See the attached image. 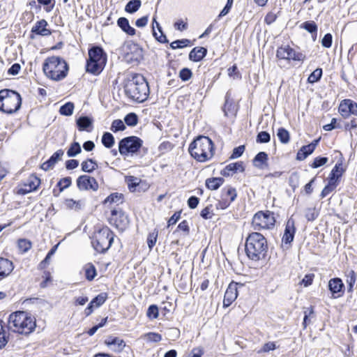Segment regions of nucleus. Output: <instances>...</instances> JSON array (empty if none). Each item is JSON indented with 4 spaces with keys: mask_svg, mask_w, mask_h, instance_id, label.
Here are the masks:
<instances>
[{
    "mask_svg": "<svg viewBox=\"0 0 357 357\" xmlns=\"http://www.w3.org/2000/svg\"><path fill=\"white\" fill-rule=\"evenodd\" d=\"M105 342L110 349L116 352L122 351L126 346V344L122 339L114 336L108 337L105 340Z\"/></svg>",
    "mask_w": 357,
    "mask_h": 357,
    "instance_id": "nucleus-20",
    "label": "nucleus"
},
{
    "mask_svg": "<svg viewBox=\"0 0 357 357\" xmlns=\"http://www.w3.org/2000/svg\"><path fill=\"white\" fill-rule=\"evenodd\" d=\"M189 152L198 162H204L213 155V143L208 137L199 136L189 146Z\"/></svg>",
    "mask_w": 357,
    "mask_h": 357,
    "instance_id": "nucleus-4",
    "label": "nucleus"
},
{
    "mask_svg": "<svg viewBox=\"0 0 357 357\" xmlns=\"http://www.w3.org/2000/svg\"><path fill=\"white\" fill-rule=\"evenodd\" d=\"M82 151V149L80 144L78 142H73L68 150L67 151V155L68 157H75L77 154L80 153Z\"/></svg>",
    "mask_w": 357,
    "mask_h": 357,
    "instance_id": "nucleus-44",
    "label": "nucleus"
},
{
    "mask_svg": "<svg viewBox=\"0 0 357 357\" xmlns=\"http://www.w3.org/2000/svg\"><path fill=\"white\" fill-rule=\"evenodd\" d=\"M13 270V262L8 259L0 257V280L8 275Z\"/></svg>",
    "mask_w": 357,
    "mask_h": 357,
    "instance_id": "nucleus-24",
    "label": "nucleus"
},
{
    "mask_svg": "<svg viewBox=\"0 0 357 357\" xmlns=\"http://www.w3.org/2000/svg\"><path fill=\"white\" fill-rule=\"evenodd\" d=\"M146 315L150 319H156L158 317V307L155 305H151L149 307Z\"/></svg>",
    "mask_w": 357,
    "mask_h": 357,
    "instance_id": "nucleus-57",
    "label": "nucleus"
},
{
    "mask_svg": "<svg viewBox=\"0 0 357 357\" xmlns=\"http://www.w3.org/2000/svg\"><path fill=\"white\" fill-rule=\"evenodd\" d=\"M224 179L221 177H213L206 180V187L212 190H217L223 183Z\"/></svg>",
    "mask_w": 357,
    "mask_h": 357,
    "instance_id": "nucleus-31",
    "label": "nucleus"
},
{
    "mask_svg": "<svg viewBox=\"0 0 357 357\" xmlns=\"http://www.w3.org/2000/svg\"><path fill=\"white\" fill-rule=\"evenodd\" d=\"M192 71L188 68H184L180 70L179 77L183 82L189 80L192 77Z\"/></svg>",
    "mask_w": 357,
    "mask_h": 357,
    "instance_id": "nucleus-56",
    "label": "nucleus"
},
{
    "mask_svg": "<svg viewBox=\"0 0 357 357\" xmlns=\"http://www.w3.org/2000/svg\"><path fill=\"white\" fill-rule=\"evenodd\" d=\"M276 349L275 344L273 342H268L264 344L261 350L259 351L260 352H269L271 351H273Z\"/></svg>",
    "mask_w": 357,
    "mask_h": 357,
    "instance_id": "nucleus-62",
    "label": "nucleus"
},
{
    "mask_svg": "<svg viewBox=\"0 0 357 357\" xmlns=\"http://www.w3.org/2000/svg\"><path fill=\"white\" fill-rule=\"evenodd\" d=\"M22 105V98L15 91L4 89L0 91V111L13 114L18 111Z\"/></svg>",
    "mask_w": 357,
    "mask_h": 357,
    "instance_id": "nucleus-7",
    "label": "nucleus"
},
{
    "mask_svg": "<svg viewBox=\"0 0 357 357\" xmlns=\"http://www.w3.org/2000/svg\"><path fill=\"white\" fill-rule=\"evenodd\" d=\"M47 22L45 20L38 21L32 27L31 32L43 36H47L51 34V31L46 28Z\"/></svg>",
    "mask_w": 357,
    "mask_h": 357,
    "instance_id": "nucleus-23",
    "label": "nucleus"
},
{
    "mask_svg": "<svg viewBox=\"0 0 357 357\" xmlns=\"http://www.w3.org/2000/svg\"><path fill=\"white\" fill-rule=\"evenodd\" d=\"M107 60V54L101 47H92L89 50V59L86 65V72L94 75H99L103 70Z\"/></svg>",
    "mask_w": 357,
    "mask_h": 357,
    "instance_id": "nucleus-6",
    "label": "nucleus"
},
{
    "mask_svg": "<svg viewBox=\"0 0 357 357\" xmlns=\"http://www.w3.org/2000/svg\"><path fill=\"white\" fill-rule=\"evenodd\" d=\"M114 241V234L107 227H104L96 231L91 243L94 249L100 253L106 252Z\"/></svg>",
    "mask_w": 357,
    "mask_h": 357,
    "instance_id": "nucleus-8",
    "label": "nucleus"
},
{
    "mask_svg": "<svg viewBox=\"0 0 357 357\" xmlns=\"http://www.w3.org/2000/svg\"><path fill=\"white\" fill-rule=\"evenodd\" d=\"M347 279L346 282L348 285V291H352L354 285L356 280V275L354 271H349L346 275Z\"/></svg>",
    "mask_w": 357,
    "mask_h": 357,
    "instance_id": "nucleus-41",
    "label": "nucleus"
},
{
    "mask_svg": "<svg viewBox=\"0 0 357 357\" xmlns=\"http://www.w3.org/2000/svg\"><path fill=\"white\" fill-rule=\"evenodd\" d=\"M338 185L332 181H328V184L322 190L320 197L324 198L328 196L331 192L334 191Z\"/></svg>",
    "mask_w": 357,
    "mask_h": 357,
    "instance_id": "nucleus-42",
    "label": "nucleus"
},
{
    "mask_svg": "<svg viewBox=\"0 0 357 357\" xmlns=\"http://www.w3.org/2000/svg\"><path fill=\"white\" fill-rule=\"evenodd\" d=\"M18 248L22 252H27L31 247V242L26 239H20L17 242Z\"/></svg>",
    "mask_w": 357,
    "mask_h": 357,
    "instance_id": "nucleus-53",
    "label": "nucleus"
},
{
    "mask_svg": "<svg viewBox=\"0 0 357 357\" xmlns=\"http://www.w3.org/2000/svg\"><path fill=\"white\" fill-rule=\"evenodd\" d=\"M65 205L69 209H79L83 205L81 200L75 201L73 199H67L65 200Z\"/></svg>",
    "mask_w": 357,
    "mask_h": 357,
    "instance_id": "nucleus-48",
    "label": "nucleus"
},
{
    "mask_svg": "<svg viewBox=\"0 0 357 357\" xmlns=\"http://www.w3.org/2000/svg\"><path fill=\"white\" fill-rule=\"evenodd\" d=\"M349 116L350 115L357 116V103L349 99Z\"/></svg>",
    "mask_w": 357,
    "mask_h": 357,
    "instance_id": "nucleus-63",
    "label": "nucleus"
},
{
    "mask_svg": "<svg viewBox=\"0 0 357 357\" xmlns=\"http://www.w3.org/2000/svg\"><path fill=\"white\" fill-rule=\"evenodd\" d=\"M158 238V231L154 230L153 232L150 233L147 238V244L148 247L150 250H151L154 245H155V243L157 241Z\"/></svg>",
    "mask_w": 357,
    "mask_h": 357,
    "instance_id": "nucleus-55",
    "label": "nucleus"
},
{
    "mask_svg": "<svg viewBox=\"0 0 357 357\" xmlns=\"http://www.w3.org/2000/svg\"><path fill=\"white\" fill-rule=\"evenodd\" d=\"M245 151V146L241 145L238 147L234 149L231 155L230 156L231 159H235L241 157Z\"/></svg>",
    "mask_w": 357,
    "mask_h": 357,
    "instance_id": "nucleus-60",
    "label": "nucleus"
},
{
    "mask_svg": "<svg viewBox=\"0 0 357 357\" xmlns=\"http://www.w3.org/2000/svg\"><path fill=\"white\" fill-rule=\"evenodd\" d=\"M238 286L243 287V284L231 282L229 284L224 296L223 307H229L237 298Z\"/></svg>",
    "mask_w": 357,
    "mask_h": 357,
    "instance_id": "nucleus-14",
    "label": "nucleus"
},
{
    "mask_svg": "<svg viewBox=\"0 0 357 357\" xmlns=\"http://www.w3.org/2000/svg\"><path fill=\"white\" fill-rule=\"evenodd\" d=\"M125 129H126V126L121 120L116 119V120L113 121V122L112 123V126H111V130L114 132L121 131V130H124Z\"/></svg>",
    "mask_w": 357,
    "mask_h": 357,
    "instance_id": "nucleus-54",
    "label": "nucleus"
},
{
    "mask_svg": "<svg viewBox=\"0 0 357 357\" xmlns=\"http://www.w3.org/2000/svg\"><path fill=\"white\" fill-rule=\"evenodd\" d=\"M322 76V69L317 68L315 69L308 77L307 81L309 83H315L318 82Z\"/></svg>",
    "mask_w": 357,
    "mask_h": 357,
    "instance_id": "nucleus-49",
    "label": "nucleus"
},
{
    "mask_svg": "<svg viewBox=\"0 0 357 357\" xmlns=\"http://www.w3.org/2000/svg\"><path fill=\"white\" fill-rule=\"evenodd\" d=\"M321 45L326 48H330L332 46L333 36L331 33H326L321 39Z\"/></svg>",
    "mask_w": 357,
    "mask_h": 357,
    "instance_id": "nucleus-59",
    "label": "nucleus"
},
{
    "mask_svg": "<svg viewBox=\"0 0 357 357\" xmlns=\"http://www.w3.org/2000/svg\"><path fill=\"white\" fill-rule=\"evenodd\" d=\"M2 323L3 321L0 320V350L5 347L8 341V337L6 335Z\"/></svg>",
    "mask_w": 357,
    "mask_h": 357,
    "instance_id": "nucleus-51",
    "label": "nucleus"
},
{
    "mask_svg": "<svg viewBox=\"0 0 357 357\" xmlns=\"http://www.w3.org/2000/svg\"><path fill=\"white\" fill-rule=\"evenodd\" d=\"M142 5L140 0L129 1L125 7V11L128 13H134L137 12Z\"/></svg>",
    "mask_w": 357,
    "mask_h": 357,
    "instance_id": "nucleus-34",
    "label": "nucleus"
},
{
    "mask_svg": "<svg viewBox=\"0 0 357 357\" xmlns=\"http://www.w3.org/2000/svg\"><path fill=\"white\" fill-rule=\"evenodd\" d=\"M277 136L282 144H287L290 139L289 132L284 128H280L277 131Z\"/></svg>",
    "mask_w": 357,
    "mask_h": 357,
    "instance_id": "nucleus-37",
    "label": "nucleus"
},
{
    "mask_svg": "<svg viewBox=\"0 0 357 357\" xmlns=\"http://www.w3.org/2000/svg\"><path fill=\"white\" fill-rule=\"evenodd\" d=\"M36 327V319L25 311H16L9 315L8 328L13 333L23 335L32 333Z\"/></svg>",
    "mask_w": 357,
    "mask_h": 357,
    "instance_id": "nucleus-2",
    "label": "nucleus"
},
{
    "mask_svg": "<svg viewBox=\"0 0 357 357\" xmlns=\"http://www.w3.org/2000/svg\"><path fill=\"white\" fill-rule=\"evenodd\" d=\"M191 45V42L189 39H181V40H176L171 43L170 47L172 50H176L178 48H183L185 47H188Z\"/></svg>",
    "mask_w": 357,
    "mask_h": 357,
    "instance_id": "nucleus-38",
    "label": "nucleus"
},
{
    "mask_svg": "<svg viewBox=\"0 0 357 357\" xmlns=\"http://www.w3.org/2000/svg\"><path fill=\"white\" fill-rule=\"evenodd\" d=\"M211 206H208L202 210L200 215L205 220L211 219L213 216Z\"/></svg>",
    "mask_w": 357,
    "mask_h": 357,
    "instance_id": "nucleus-61",
    "label": "nucleus"
},
{
    "mask_svg": "<svg viewBox=\"0 0 357 357\" xmlns=\"http://www.w3.org/2000/svg\"><path fill=\"white\" fill-rule=\"evenodd\" d=\"M40 183V181L36 176H30L23 186L18 190V193L26 195L36 190Z\"/></svg>",
    "mask_w": 357,
    "mask_h": 357,
    "instance_id": "nucleus-17",
    "label": "nucleus"
},
{
    "mask_svg": "<svg viewBox=\"0 0 357 357\" xmlns=\"http://www.w3.org/2000/svg\"><path fill=\"white\" fill-rule=\"evenodd\" d=\"M123 202V196L122 194L119 193H112L109 196H108L104 201V204L105 205L109 204H115L116 206H119L120 204Z\"/></svg>",
    "mask_w": 357,
    "mask_h": 357,
    "instance_id": "nucleus-32",
    "label": "nucleus"
},
{
    "mask_svg": "<svg viewBox=\"0 0 357 357\" xmlns=\"http://www.w3.org/2000/svg\"><path fill=\"white\" fill-rule=\"evenodd\" d=\"M314 151L313 146L310 144L303 146L297 153L296 159L298 160H303L312 153Z\"/></svg>",
    "mask_w": 357,
    "mask_h": 357,
    "instance_id": "nucleus-30",
    "label": "nucleus"
},
{
    "mask_svg": "<svg viewBox=\"0 0 357 357\" xmlns=\"http://www.w3.org/2000/svg\"><path fill=\"white\" fill-rule=\"evenodd\" d=\"M276 56L280 60L303 61L305 59V54L296 52L289 45H283L278 47L276 52Z\"/></svg>",
    "mask_w": 357,
    "mask_h": 357,
    "instance_id": "nucleus-12",
    "label": "nucleus"
},
{
    "mask_svg": "<svg viewBox=\"0 0 357 357\" xmlns=\"http://www.w3.org/2000/svg\"><path fill=\"white\" fill-rule=\"evenodd\" d=\"M271 140V135L266 131H261L257 135L256 141L257 143H268Z\"/></svg>",
    "mask_w": 357,
    "mask_h": 357,
    "instance_id": "nucleus-52",
    "label": "nucleus"
},
{
    "mask_svg": "<svg viewBox=\"0 0 357 357\" xmlns=\"http://www.w3.org/2000/svg\"><path fill=\"white\" fill-rule=\"evenodd\" d=\"M267 250V241L261 234L252 232L249 234L245 241V252L249 259L259 261L264 258Z\"/></svg>",
    "mask_w": 357,
    "mask_h": 357,
    "instance_id": "nucleus-3",
    "label": "nucleus"
},
{
    "mask_svg": "<svg viewBox=\"0 0 357 357\" xmlns=\"http://www.w3.org/2000/svg\"><path fill=\"white\" fill-rule=\"evenodd\" d=\"M244 170L243 162L238 161L227 165L221 170L220 174L224 176H230L238 172H243Z\"/></svg>",
    "mask_w": 357,
    "mask_h": 357,
    "instance_id": "nucleus-19",
    "label": "nucleus"
},
{
    "mask_svg": "<svg viewBox=\"0 0 357 357\" xmlns=\"http://www.w3.org/2000/svg\"><path fill=\"white\" fill-rule=\"evenodd\" d=\"M344 284L342 280L339 278H334L328 282V289L331 292L333 298H339L344 293Z\"/></svg>",
    "mask_w": 357,
    "mask_h": 357,
    "instance_id": "nucleus-16",
    "label": "nucleus"
},
{
    "mask_svg": "<svg viewBox=\"0 0 357 357\" xmlns=\"http://www.w3.org/2000/svg\"><path fill=\"white\" fill-rule=\"evenodd\" d=\"M74 104L68 102L60 107L59 112L64 116H70L73 113Z\"/></svg>",
    "mask_w": 357,
    "mask_h": 357,
    "instance_id": "nucleus-46",
    "label": "nucleus"
},
{
    "mask_svg": "<svg viewBox=\"0 0 357 357\" xmlns=\"http://www.w3.org/2000/svg\"><path fill=\"white\" fill-rule=\"evenodd\" d=\"M76 123L79 131L89 132L91 129L89 128L92 127L93 120L87 116H82L77 119Z\"/></svg>",
    "mask_w": 357,
    "mask_h": 357,
    "instance_id": "nucleus-27",
    "label": "nucleus"
},
{
    "mask_svg": "<svg viewBox=\"0 0 357 357\" xmlns=\"http://www.w3.org/2000/svg\"><path fill=\"white\" fill-rule=\"evenodd\" d=\"M344 172L345 169L343 167L342 162H337L329 174L328 181H332L338 185L340 183V178L342 177Z\"/></svg>",
    "mask_w": 357,
    "mask_h": 357,
    "instance_id": "nucleus-21",
    "label": "nucleus"
},
{
    "mask_svg": "<svg viewBox=\"0 0 357 357\" xmlns=\"http://www.w3.org/2000/svg\"><path fill=\"white\" fill-rule=\"evenodd\" d=\"M98 167L97 162L93 159H88L82 162V170L90 173Z\"/></svg>",
    "mask_w": 357,
    "mask_h": 357,
    "instance_id": "nucleus-35",
    "label": "nucleus"
},
{
    "mask_svg": "<svg viewBox=\"0 0 357 357\" xmlns=\"http://www.w3.org/2000/svg\"><path fill=\"white\" fill-rule=\"evenodd\" d=\"M72 178L70 176L64 177L59 181L57 187L59 188V193L70 186Z\"/></svg>",
    "mask_w": 357,
    "mask_h": 357,
    "instance_id": "nucleus-47",
    "label": "nucleus"
},
{
    "mask_svg": "<svg viewBox=\"0 0 357 357\" xmlns=\"http://www.w3.org/2000/svg\"><path fill=\"white\" fill-rule=\"evenodd\" d=\"M328 159L326 157H317L314 158L311 167L312 168H318L324 165H325L328 162Z\"/></svg>",
    "mask_w": 357,
    "mask_h": 357,
    "instance_id": "nucleus-58",
    "label": "nucleus"
},
{
    "mask_svg": "<svg viewBox=\"0 0 357 357\" xmlns=\"http://www.w3.org/2000/svg\"><path fill=\"white\" fill-rule=\"evenodd\" d=\"M109 222L119 231H124L129 225L128 215L119 208L112 209Z\"/></svg>",
    "mask_w": 357,
    "mask_h": 357,
    "instance_id": "nucleus-11",
    "label": "nucleus"
},
{
    "mask_svg": "<svg viewBox=\"0 0 357 357\" xmlns=\"http://www.w3.org/2000/svg\"><path fill=\"white\" fill-rule=\"evenodd\" d=\"M63 153L64 152L62 149L57 150L47 161L41 165V169L47 171L53 168L56 163L61 159Z\"/></svg>",
    "mask_w": 357,
    "mask_h": 357,
    "instance_id": "nucleus-22",
    "label": "nucleus"
},
{
    "mask_svg": "<svg viewBox=\"0 0 357 357\" xmlns=\"http://www.w3.org/2000/svg\"><path fill=\"white\" fill-rule=\"evenodd\" d=\"M296 232L295 222L293 218H289L286 224L284 232L282 238L283 243H291L294 238Z\"/></svg>",
    "mask_w": 357,
    "mask_h": 357,
    "instance_id": "nucleus-18",
    "label": "nucleus"
},
{
    "mask_svg": "<svg viewBox=\"0 0 357 357\" xmlns=\"http://www.w3.org/2000/svg\"><path fill=\"white\" fill-rule=\"evenodd\" d=\"M267 160L268 154L261 151L255 155L253 160V163L255 167L262 168L263 165H266Z\"/></svg>",
    "mask_w": 357,
    "mask_h": 357,
    "instance_id": "nucleus-33",
    "label": "nucleus"
},
{
    "mask_svg": "<svg viewBox=\"0 0 357 357\" xmlns=\"http://www.w3.org/2000/svg\"><path fill=\"white\" fill-rule=\"evenodd\" d=\"M128 48L130 51L126 55L128 62H139L143 59V50L137 44H131Z\"/></svg>",
    "mask_w": 357,
    "mask_h": 357,
    "instance_id": "nucleus-15",
    "label": "nucleus"
},
{
    "mask_svg": "<svg viewBox=\"0 0 357 357\" xmlns=\"http://www.w3.org/2000/svg\"><path fill=\"white\" fill-rule=\"evenodd\" d=\"M107 293H101L96 296L93 300L91 301V305H94L95 307H99L101 306L107 300Z\"/></svg>",
    "mask_w": 357,
    "mask_h": 357,
    "instance_id": "nucleus-45",
    "label": "nucleus"
},
{
    "mask_svg": "<svg viewBox=\"0 0 357 357\" xmlns=\"http://www.w3.org/2000/svg\"><path fill=\"white\" fill-rule=\"evenodd\" d=\"M124 121L129 126H135L137 124L138 117L135 113H129L125 116Z\"/></svg>",
    "mask_w": 357,
    "mask_h": 357,
    "instance_id": "nucleus-50",
    "label": "nucleus"
},
{
    "mask_svg": "<svg viewBox=\"0 0 357 357\" xmlns=\"http://www.w3.org/2000/svg\"><path fill=\"white\" fill-rule=\"evenodd\" d=\"M301 27L312 34H315V38H317V26L314 21L305 22L301 25Z\"/></svg>",
    "mask_w": 357,
    "mask_h": 357,
    "instance_id": "nucleus-36",
    "label": "nucleus"
},
{
    "mask_svg": "<svg viewBox=\"0 0 357 357\" xmlns=\"http://www.w3.org/2000/svg\"><path fill=\"white\" fill-rule=\"evenodd\" d=\"M274 213L269 211H259L252 218V227L255 230L271 229L275 225Z\"/></svg>",
    "mask_w": 357,
    "mask_h": 357,
    "instance_id": "nucleus-9",
    "label": "nucleus"
},
{
    "mask_svg": "<svg viewBox=\"0 0 357 357\" xmlns=\"http://www.w3.org/2000/svg\"><path fill=\"white\" fill-rule=\"evenodd\" d=\"M150 342H158L162 340L161 335L156 333H149L146 335Z\"/></svg>",
    "mask_w": 357,
    "mask_h": 357,
    "instance_id": "nucleus-64",
    "label": "nucleus"
},
{
    "mask_svg": "<svg viewBox=\"0 0 357 357\" xmlns=\"http://www.w3.org/2000/svg\"><path fill=\"white\" fill-rule=\"evenodd\" d=\"M142 140L136 137L130 136L122 139L119 144V150L121 155L135 153L142 146Z\"/></svg>",
    "mask_w": 357,
    "mask_h": 357,
    "instance_id": "nucleus-10",
    "label": "nucleus"
},
{
    "mask_svg": "<svg viewBox=\"0 0 357 357\" xmlns=\"http://www.w3.org/2000/svg\"><path fill=\"white\" fill-rule=\"evenodd\" d=\"M84 270L86 278L89 281L93 280L97 275L96 269L92 264H87L84 267Z\"/></svg>",
    "mask_w": 357,
    "mask_h": 357,
    "instance_id": "nucleus-39",
    "label": "nucleus"
},
{
    "mask_svg": "<svg viewBox=\"0 0 357 357\" xmlns=\"http://www.w3.org/2000/svg\"><path fill=\"white\" fill-rule=\"evenodd\" d=\"M77 185L80 190H92L96 191L98 188L96 180L88 175H82L77 179Z\"/></svg>",
    "mask_w": 357,
    "mask_h": 357,
    "instance_id": "nucleus-13",
    "label": "nucleus"
},
{
    "mask_svg": "<svg viewBox=\"0 0 357 357\" xmlns=\"http://www.w3.org/2000/svg\"><path fill=\"white\" fill-rule=\"evenodd\" d=\"M153 34L155 39L161 43H167L169 41L166 36L162 31V27L160 24L156 21L155 18L153 17Z\"/></svg>",
    "mask_w": 357,
    "mask_h": 357,
    "instance_id": "nucleus-26",
    "label": "nucleus"
},
{
    "mask_svg": "<svg viewBox=\"0 0 357 357\" xmlns=\"http://www.w3.org/2000/svg\"><path fill=\"white\" fill-rule=\"evenodd\" d=\"M348 109H349V99H344L340 102L339 109H338L339 113L344 119L349 118Z\"/></svg>",
    "mask_w": 357,
    "mask_h": 357,
    "instance_id": "nucleus-43",
    "label": "nucleus"
},
{
    "mask_svg": "<svg viewBox=\"0 0 357 357\" xmlns=\"http://www.w3.org/2000/svg\"><path fill=\"white\" fill-rule=\"evenodd\" d=\"M43 70L47 77L59 81L67 76L68 66L63 59L59 56H50L45 59Z\"/></svg>",
    "mask_w": 357,
    "mask_h": 357,
    "instance_id": "nucleus-5",
    "label": "nucleus"
},
{
    "mask_svg": "<svg viewBox=\"0 0 357 357\" xmlns=\"http://www.w3.org/2000/svg\"><path fill=\"white\" fill-rule=\"evenodd\" d=\"M237 197V192L234 188L231 186H227L222 189L221 198L229 199V201L233 202Z\"/></svg>",
    "mask_w": 357,
    "mask_h": 357,
    "instance_id": "nucleus-29",
    "label": "nucleus"
},
{
    "mask_svg": "<svg viewBox=\"0 0 357 357\" xmlns=\"http://www.w3.org/2000/svg\"><path fill=\"white\" fill-rule=\"evenodd\" d=\"M207 54V49L203 47L193 48L189 54V59L194 62L202 61Z\"/></svg>",
    "mask_w": 357,
    "mask_h": 357,
    "instance_id": "nucleus-25",
    "label": "nucleus"
},
{
    "mask_svg": "<svg viewBox=\"0 0 357 357\" xmlns=\"http://www.w3.org/2000/svg\"><path fill=\"white\" fill-rule=\"evenodd\" d=\"M124 91L128 98L137 102H144L150 92L148 82L140 74H135L126 79Z\"/></svg>",
    "mask_w": 357,
    "mask_h": 357,
    "instance_id": "nucleus-1",
    "label": "nucleus"
},
{
    "mask_svg": "<svg viewBox=\"0 0 357 357\" xmlns=\"http://www.w3.org/2000/svg\"><path fill=\"white\" fill-rule=\"evenodd\" d=\"M102 143L106 148L112 147L114 144V136L110 132H105L102 137Z\"/></svg>",
    "mask_w": 357,
    "mask_h": 357,
    "instance_id": "nucleus-40",
    "label": "nucleus"
},
{
    "mask_svg": "<svg viewBox=\"0 0 357 357\" xmlns=\"http://www.w3.org/2000/svg\"><path fill=\"white\" fill-rule=\"evenodd\" d=\"M117 24L128 35L134 36L135 34V29L130 25L127 18L124 17H119L117 20Z\"/></svg>",
    "mask_w": 357,
    "mask_h": 357,
    "instance_id": "nucleus-28",
    "label": "nucleus"
}]
</instances>
